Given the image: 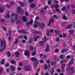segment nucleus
<instances>
[{"label":"nucleus","mask_w":75,"mask_h":75,"mask_svg":"<svg viewBox=\"0 0 75 75\" xmlns=\"http://www.w3.org/2000/svg\"><path fill=\"white\" fill-rule=\"evenodd\" d=\"M60 11V10L59 9H56L57 12H59V11Z\"/></svg>","instance_id":"63"},{"label":"nucleus","mask_w":75,"mask_h":75,"mask_svg":"<svg viewBox=\"0 0 75 75\" xmlns=\"http://www.w3.org/2000/svg\"><path fill=\"white\" fill-rule=\"evenodd\" d=\"M21 33H22V34H26L27 33L26 31H25V30L23 29L21 30Z\"/></svg>","instance_id":"18"},{"label":"nucleus","mask_w":75,"mask_h":75,"mask_svg":"<svg viewBox=\"0 0 75 75\" xmlns=\"http://www.w3.org/2000/svg\"><path fill=\"white\" fill-rule=\"evenodd\" d=\"M66 58L67 59H69L71 58V56L69 55H68L66 57Z\"/></svg>","instance_id":"53"},{"label":"nucleus","mask_w":75,"mask_h":75,"mask_svg":"<svg viewBox=\"0 0 75 75\" xmlns=\"http://www.w3.org/2000/svg\"><path fill=\"white\" fill-rule=\"evenodd\" d=\"M10 4H11V5L13 6V5H14V2H11L10 3Z\"/></svg>","instance_id":"44"},{"label":"nucleus","mask_w":75,"mask_h":75,"mask_svg":"<svg viewBox=\"0 0 75 75\" xmlns=\"http://www.w3.org/2000/svg\"><path fill=\"white\" fill-rule=\"evenodd\" d=\"M65 51H66V49H64L62 51V53H64V52H65Z\"/></svg>","instance_id":"35"},{"label":"nucleus","mask_w":75,"mask_h":75,"mask_svg":"<svg viewBox=\"0 0 75 75\" xmlns=\"http://www.w3.org/2000/svg\"><path fill=\"white\" fill-rule=\"evenodd\" d=\"M55 62H52L51 63V65L52 66V65H55Z\"/></svg>","instance_id":"50"},{"label":"nucleus","mask_w":75,"mask_h":75,"mask_svg":"<svg viewBox=\"0 0 75 75\" xmlns=\"http://www.w3.org/2000/svg\"><path fill=\"white\" fill-rule=\"evenodd\" d=\"M55 8H58L59 7V5L58 4H56L54 6Z\"/></svg>","instance_id":"33"},{"label":"nucleus","mask_w":75,"mask_h":75,"mask_svg":"<svg viewBox=\"0 0 75 75\" xmlns=\"http://www.w3.org/2000/svg\"><path fill=\"white\" fill-rule=\"evenodd\" d=\"M54 70H55L54 68L53 67H52L51 69V75H52V74H54Z\"/></svg>","instance_id":"11"},{"label":"nucleus","mask_w":75,"mask_h":75,"mask_svg":"<svg viewBox=\"0 0 75 75\" xmlns=\"http://www.w3.org/2000/svg\"><path fill=\"white\" fill-rule=\"evenodd\" d=\"M72 70H74V68H73V67H70L69 68V71H72Z\"/></svg>","instance_id":"40"},{"label":"nucleus","mask_w":75,"mask_h":75,"mask_svg":"<svg viewBox=\"0 0 75 75\" xmlns=\"http://www.w3.org/2000/svg\"><path fill=\"white\" fill-rule=\"evenodd\" d=\"M15 20H14V19H11V22L12 23H14V21H15Z\"/></svg>","instance_id":"62"},{"label":"nucleus","mask_w":75,"mask_h":75,"mask_svg":"<svg viewBox=\"0 0 75 75\" xmlns=\"http://www.w3.org/2000/svg\"><path fill=\"white\" fill-rule=\"evenodd\" d=\"M24 69L25 71H30V66H25L24 68Z\"/></svg>","instance_id":"5"},{"label":"nucleus","mask_w":75,"mask_h":75,"mask_svg":"<svg viewBox=\"0 0 75 75\" xmlns=\"http://www.w3.org/2000/svg\"><path fill=\"white\" fill-rule=\"evenodd\" d=\"M63 19L64 20H67L68 18H67L66 16L64 15L63 16Z\"/></svg>","instance_id":"14"},{"label":"nucleus","mask_w":75,"mask_h":75,"mask_svg":"<svg viewBox=\"0 0 75 75\" xmlns=\"http://www.w3.org/2000/svg\"><path fill=\"white\" fill-rule=\"evenodd\" d=\"M22 20L23 21L25 22L27 21V17L25 16H23L22 17Z\"/></svg>","instance_id":"8"},{"label":"nucleus","mask_w":75,"mask_h":75,"mask_svg":"<svg viewBox=\"0 0 75 75\" xmlns=\"http://www.w3.org/2000/svg\"><path fill=\"white\" fill-rule=\"evenodd\" d=\"M48 40V38H47V37L45 36L44 38H43L42 40L43 42H45L46 41H47V40Z\"/></svg>","instance_id":"12"},{"label":"nucleus","mask_w":75,"mask_h":75,"mask_svg":"<svg viewBox=\"0 0 75 75\" xmlns=\"http://www.w3.org/2000/svg\"><path fill=\"white\" fill-rule=\"evenodd\" d=\"M21 3H22V2H20V4L21 5V6L22 7H24V6H25V4H21Z\"/></svg>","instance_id":"31"},{"label":"nucleus","mask_w":75,"mask_h":75,"mask_svg":"<svg viewBox=\"0 0 75 75\" xmlns=\"http://www.w3.org/2000/svg\"><path fill=\"white\" fill-rule=\"evenodd\" d=\"M25 55H26V56H28V55H29V53H28V52L27 51L25 52Z\"/></svg>","instance_id":"21"},{"label":"nucleus","mask_w":75,"mask_h":75,"mask_svg":"<svg viewBox=\"0 0 75 75\" xmlns=\"http://www.w3.org/2000/svg\"><path fill=\"white\" fill-rule=\"evenodd\" d=\"M66 64H63L61 67V68L63 71V72H64V68H65V66Z\"/></svg>","instance_id":"9"},{"label":"nucleus","mask_w":75,"mask_h":75,"mask_svg":"<svg viewBox=\"0 0 75 75\" xmlns=\"http://www.w3.org/2000/svg\"><path fill=\"white\" fill-rule=\"evenodd\" d=\"M23 37L25 40H27V36H24Z\"/></svg>","instance_id":"49"},{"label":"nucleus","mask_w":75,"mask_h":75,"mask_svg":"<svg viewBox=\"0 0 75 75\" xmlns=\"http://www.w3.org/2000/svg\"><path fill=\"white\" fill-rule=\"evenodd\" d=\"M53 17H54V18H55L56 19H58V16H57V15H53Z\"/></svg>","instance_id":"25"},{"label":"nucleus","mask_w":75,"mask_h":75,"mask_svg":"<svg viewBox=\"0 0 75 75\" xmlns=\"http://www.w3.org/2000/svg\"><path fill=\"white\" fill-rule=\"evenodd\" d=\"M11 30H9L8 34H9V36H11Z\"/></svg>","instance_id":"29"},{"label":"nucleus","mask_w":75,"mask_h":75,"mask_svg":"<svg viewBox=\"0 0 75 75\" xmlns=\"http://www.w3.org/2000/svg\"><path fill=\"white\" fill-rule=\"evenodd\" d=\"M7 54L8 55V57H11V54H10V51H7Z\"/></svg>","instance_id":"16"},{"label":"nucleus","mask_w":75,"mask_h":75,"mask_svg":"<svg viewBox=\"0 0 75 75\" xmlns=\"http://www.w3.org/2000/svg\"><path fill=\"white\" fill-rule=\"evenodd\" d=\"M35 6V4H32L30 5L31 8H34Z\"/></svg>","instance_id":"23"},{"label":"nucleus","mask_w":75,"mask_h":75,"mask_svg":"<svg viewBox=\"0 0 75 75\" xmlns=\"http://www.w3.org/2000/svg\"><path fill=\"white\" fill-rule=\"evenodd\" d=\"M69 32L70 34H72L74 33V31L71 30H69Z\"/></svg>","instance_id":"22"},{"label":"nucleus","mask_w":75,"mask_h":75,"mask_svg":"<svg viewBox=\"0 0 75 75\" xmlns=\"http://www.w3.org/2000/svg\"><path fill=\"white\" fill-rule=\"evenodd\" d=\"M4 11V8H3L0 9V13H2Z\"/></svg>","instance_id":"28"},{"label":"nucleus","mask_w":75,"mask_h":75,"mask_svg":"<svg viewBox=\"0 0 75 75\" xmlns=\"http://www.w3.org/2000/svg\"><path fill=\"white\" fill-rule=\"evenodd\" d=\"M21 68L20 67H18V71H21Z\"/></svg>","instance_id":"60"},{"label":"nucleus","mask_w":75,"mask_h":75,"mask_svg":"<svg viewBox=\"0 0 75 75\" xmlns=\"http://www.w3.org/2000/svg\"><path fill=\"white\" fill-rule=\"evenodd\" d=\"M66 9H67V7L64 6L62 9V11H64V10H66Z\"/></svg>","instance_id":"26"},{"label":"nucleus","mask_w":75,"mask_h":75,"mask_svg":"<svg viewBox=\"0 0 75 75\" xmlns=\"http://www.w3.org/2000/svg\"><path fill=\"white\" fill-rule=\"evenodd\" d=\"M1 64H4V60H2L1 62Z\"/></svg>","instance_id":"54"},{"label":"nucleus","mask_w":75,"mask_h":75,"mask_svg":"<svg viewBox=\"0 0 75 75\" xmlns=\"http://www.w3.org/2000/svg\"><path fill=\"white\" fill-rule=\"evenodd\" d=\"M32 54L33 55H35L36 54V52L34 51L32 53Z\"/></svg>","instance_id":"38"},{"label":"nucleus","mask_w":75,"mask_h":75,"mask_svg":"<svg viewBox=\"0 0 75 75\" xmlns=\"http://www.w3.org/2000/svg\"><path fill=\"white\" fill-rule=\"evenodd\" d=\"M74 62L72 61H71L68 64V66H71V65H72V64L74 63Z\"/></svg>","instance_id":"20"},{"label":"nucleus","mask_w":75,"mask_h":75,"mask_svg":"<svg viewBox=\"0 0 75 75\" xmlns=\"http://www.w3.org/2000/svg\"><path fill=\"white\" fill-rule=\"evenodd\" d=\"M45 51L46 52H48L49 51V45H46V49L45 50Z\"/></svg>","instance_id":"6"},{"label":"nucleus","mask_w":75,"mask_h":75,"mask_svg":"<svg viewBox=\"0 0 75 75\" xmlns=\"http://www.w3.org/2000/svg\"><path fill=\"white\" fill-rule=\"evenodd\" d=\"M18 40L17 39L16 40V41L14 43V44L15 45V44H17V43L18 42Z\"/></svg>","instance_id":"41"},{"label":"nucleus","mask_w":75,"mask_h":75,"mask_svg":"<svg viewBox=\"0 0 75 75\" xmlns=\"http://www.w3.org/2000/svg\"><path fill=\"white\" fill-rule=\"evenodd\" d=\"M10 68L12 71H14L15 70V68H15V66H13L11 65Z\"/></svg>","instance_id":"7"},{"label":"nucleus","mask_w":75,"mask_h":75,"mask_svg":"<svg viewBox=\"0 0 75 75\" xmlns=\"http://www.w3.org/2000/svg\"><path fill=\"white\" fill-rule=\"evenodd\" d=\"M16 62H15V61L14 60H12L11 61V64H14Z\"/></svg>","instance_id":"30"},{"label":"nucleus","mask_w":75,"mask_h":75,"mask_svg":"<svg viewBox=\"0 0 75 75\" xmlns=\"http://www.w3.org/2000/svg\"><path fill=\"white\" fill-rule=\"evenodd\" d=\"M33 21L32 20L31 21H30V22H28L27 23H26V25H29L30 24H33Z\"/></svg>","instance_id":"10"},{"label":"nucleus","mask_w":75,"mask_h":75,"mask_svg":"<svg viewBox=\"0 0 75 75\" xmlns=\"http://www.w3.org/2000/svg\"><path fill=\"white\" fill-rule=\"evenodd\" d=\"M35 33H40V32L37 30H35Z\"/></svg>","instance_id":"56"},{"label":"nucleus","mask_w":75,"mask_h":75,"mask_svg":"<svg viewBox=\"0 0 75 75\" xmlns=\"http://www.w3.org/2000/svg\"><path fill=\"white\" fill-rule=\"evenodd\" d=\"M63 56H64L63 54L61 55L59 57L60 59H62L63 58Z\"/></svg>","instance_id":"39"},{"label":"nucleus","mask_w":75,"mask_h":75,"mask_svg":"<svg viewBox=\"0 0 75 75\" xmlns=\"http://www.w3.org/2000/svg\"><path fill=\"white\" fill-rule=\"evenodd\" d=\"M1 47L0 48V52H2L6 47V43L4 40H1Z\"/></svg>","instance_id":"1"},{"label":"nucleus","mask_w":75,"mask_h":75,"mask_svg":"<svg viewBox=\"0 0 75 75\" xmlns=\"http://www.w3.org/2000/svg\"><path fill=\"white\" fill-rule=\"evenodd\" d=\"M54 32L56 34H58V33H59V31H58V30H54Z\"/></svg>","instance_id":"36"},{"label":"nucleus","mask_w":75,"mask_h":75,"mask_svg":"<svg viewBox=\"0 0 75 75\" xmlns=\"http://www.w3.org/2000/svg\"><path fill=\"white\" fill-rule=\"evenodd\" d=\"M49 32H50V33H53V32L54 31V30L53 29H51V30H50Z\"/></svg>","instance_id":"46"},{"label":"nucleus","mask_w":75,"mask_h":75,"mask_svg":"<svg viewBox=\"0 0 75 75\" xmlns=\"http://www.w3.org/2000/svg\"><path fill=\"white\" fill-rule=\"evenodd\" d=\"M54 22V19L53 18H52L49 21V22H50L51 23H53Z\"/></svg>","instance_id":"19"},{"label":"nucleus","mask_w":75,"mask_h":75,"mask_svg":"<svg viewBox=\"0 0 75 75\" xmlns=\"http://www.w3.org/2000/svg\"><path fill=\"white\" fill-rule=\"evenodd\" d=\"M9 14H9V12H8L7 13L6 17H7V18H9V17H10V15H9Z\"/></svg>","instance_id":"34"},{"label":"nucleus","mask_w":75,"mask_h":75,"mask_svg":"<svg viewBox=\"0 0 75 75\" xmlns=\"http://www.w3.org/2000/svg\"><path fill=\"white\" fill-rule=\"evenodd\" d=\"M30 50L31 51H32V50H33V47L31 46L30 48Z\"/></svg>","instance_id":"57"},{"label":"nucleus","mask_w":75,"mask_h":75,"mask_svg":"<svg viewBox=\"0 0 75 75\" xmlns=\"http://www.w3.org/2000/svg\"><path fill=\"white\" fill-rule=\"evenodd\" d=\"M16 55L17 57H18L19 56L18 55H19V54H20V53L18 51L16 52Z\"/></svg>","instance_id":"15"},{"label":"nucleus","mask_w":75,"mask_h":75,"mask_svg":"<svg viewBox=\"0 0 75 75\" xmlns=\"http://www.w3.org/2000/svg\"><path fill=\"white\" fill-rule=\"evenodd\" d=\"M40 63H44V61H43V60H40Z\"/></svg>","instance_id":"42"},{"label":"nucleus","mask_w":75,"mask_h":75,"mask_svg":"<svg viewBox=\"0 0 75 75\" xmlns=\"http://www.w3.org/2000/svg\"><path fill=\"white\" fill-rule=\"evenodd\" d=\"M14 16H15V20L16 21V23H19V21H18V20L17 19L18 18V16H17V14L16 13L15 14L12 13L11 15V17H14Z\"/></svg>","instance_id":"4"},{"label":"nucleus","mask_w":75,"mask_h":75,"mask_svg":"<svg viewBox=\"0 0 75 75\" xmlns=\"http://www.w3.org/2000/svg\"><path fill=\"white\" fill-rule=\"evenodd\" d=\"M54 3H57V4L58 3H59L58 2V1H56V0H54Z\"/></svg>","instance_id":"61"},{"label":"nucleus","mask_w":75,"mask_h":75,"mask_svg":"<svg viewBox=\"0 0 75 75\" xmlns=\"http://www.w3.org/2000/svg\"><path fill=\"white\" fill-rule=\"evenodd\" d=\"M40 25V27H43L45 25V24L44 23H42L40 24V23L38 22H37V21H35V24L33 25V26L34 28H37L38 26Z\"/></svg>","instance_id":"2"},{"label":"nucleus","mask_w":75,"mask_h":75,"mask_svg":"<svg viewBox=\"0 0 75 75\" xmlns=\"http://www.w3.org/2000/svg\"><path fill=\"white\" fill-rule=\"evenodd\" d=\"M1 22H2V23H4V21H5V20H4V19H1Z\"/></svg>","instance_id":"47"},{"label":"nucleus","mask_w":75,"mask_h":75,"mask_svg":"<svg viewBox=\"0 0 75 75\" xmlns=\"http://www.w3.org/2000/svg\"><path fill=\"white\" fill-rule=\"evenodd\" d=\"M3 30L6 31L7 30V28L5 27H3L2 28Z\"/></svg>","instance_id":"37"},{"label":"nucleus","mask_w":75,"mask_h":75,"mask_svg":"<svg viewBox=\"0 0 75 75\" xmlns=\"http://www.w3.org/2000/svg\"><path fill=\"white\" fill-rule=\"evenodd\" d=\"M45 58H47V56H46V55H43V59H45Z\"/></svg>","instance_id":"58"},{"label":"nucleus","mask_w":75,"mask_h":75,"mask_svg":"<svg viewBox=\"0 0 75 75\" xmlns=\"http://www.w3.org/2000/svg\"><path fill=\"white\" fill-rule=\"evenodd\" d=\"M56 41L59 42V41H60V39H59V38H57L56 39Z\"/></svg>","instance_id":"32"},{"label":"nucleus","mask_w":75,"mask_h":75,"mask_svg":"<svg viewBox=\"0 0 75 75\" xmlns=\"http://www.w3.org/2000/svg\"><path fill=\"white\" fill-rule=\"evenodd\" d=\"M63 38H65L66 37V34H63Z\"/></svg>","instance_id":"51"},{"label":"nucleus","mask_w":75,"mask_h":75,"mask_svg":"<svg viewBox=\"0 0 75 75\" xmlns=\"http://www.w3.org/2000/svg\"><path fill=\"white\" fill-rule=\"evenodd\" d=\"M39 43L40 44H44V41H41L39 42Z\"/></svg>","instance_id":"48"},{"label":"nucleus","mask_w":75,"mask_h":75,"mask_svg":"<svg viewBox=\"0 0 75 75\" xmlns=\"http://www.w3.org/2000/svg\"><path fill=\"white\" fill-rule=\"evenodd\" d=\"M18 13L21 15H22L24 13V11L23 10L21 9V6H18L17 8Z\"/></svg>","instance_id":"3"},{"label":"nucleus","mask_w":75,"mask_h":75,"mask_svg":"<svg viewBox=\"0 0 75 75\" xmlns=\"http://www.w3.org/2000/svg\"><path fill=\"white\" fill-rule=\"evenodd\" d=\"M25 15L26 16H28V12L26 11L25 13Z\"/></svg>","instance_id":"45"},{"label":"nucleus","mask_w":75,"mask_h":75,"mask_svg":"<svg viewBox=\"0 0 75 75\" xmlns=\"http://www.w3.org/2000/svg\"><path fill=\"white\" fill-rule=\"evenodd\" d=\"M72 24H70V25H68L67 26V28L68 29H69V28H71L72 27Z\"/></svg>","instance_id":"13"},{"label":"nucleus","mask_w":75,"mask_h":75,"mask_svg":"<svg viewBox=\"0 0 75 75\" xmlns=\"http://www.w3.org/2000/svg\"><path fill=\"white\" fill-rule=\"evenodd\" d=\"M3 71V68H1L0 69V74H1V72Z\"/></svg>","instance_id":"27"},{"label":"nucleus","mask_w":75,"mask_h":75,"mask_svg":"<svg viewBox=\"0 0 75 75\" xmlns=\"http://www.w3.org/2000/svg\"><path fill=\"white\" fill-rule=\"evenodd\" d=\"M31 59L32 61H34L35 60H36L37 58L35 57H33L31 58Z\"/></svg>","instance_id":"17"},{"label":"nucleus","mask_w":75,"mask_h":75,"mask_svg":"<svg viewBox=\"0 0 75 75\" xmlns=\"http://www.w3.org/2000/svg\"><path fill=\"white\" fill-rule=\"evenodd\" d=\"M22 42L23 43H24V44L25 43V42H26V41H25V40H22Z\"/></svg>","instance_id":"52"},{"label":"nucleus","mask_w":75,"mask_h":75,"mask_svg":"<svg viewBox=\"0 0 75 75\" xmlns=\"http://www.w3.org/2000/svg\"><path fill=\"white\" fill-rule=\"evenodd\" d=\"M5 6L6 7H7L8 8H9V7H10V5H8L7 4H6L5 5Z\"/></svg>","instance_id":"55"},{"label":"nucleus","mask_w":75,"mask_h":75,"mask_svg":"<svg viewBox=\"0 0 75 75\" xmlns=\"http://www.w3.org/2000/svg\"><path fill=\"white\" fill-rule=\"evenodd\" d=\"M71 8H75V6L73 5H71Z\"/></svg>","instance_id":"59"},{"label":"nucleus","mask_w":75,"mask_h":75,"mask_svg":"<svg viewBox=\"0 0 75 75\" xmlns=\"http://www.w3.org/2000/svg\"><path fill=\"white\" fill-rule=\"evenodd\" d=\"M39 19V17L38 16H37L36 17V19L38 20Z\"/></svg>","instance_id":"64"},{"label":"nucleus","mask_w":75,"mask_h":75,"mask_svg":"<svg viewBox=\"0 0 75 75\" xmlns=\"http://www.w3.org/2000/svg\"><path fill=\"white\" fill-rule=\"evenodd\" d=\"M48 6H47L44 8H43V9H44V10H46L47 8H48Z\"/></svg>","instance_id":"43"},{"label":"nucleus","mask_w":75,"mask_h":75,"mask_svg":"<svg viewBox=\"0 0 75 75\" xmlns=\"http://www.w3.org/2000/svg\"><path fill=\"white\" fill-rule=\"evenodd\" d=\"M69 72H70V74H73V73H74V70H71L70 71V70H69Z\"/></svg>","instance_id":"24"}]
</instances>
